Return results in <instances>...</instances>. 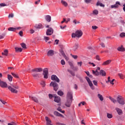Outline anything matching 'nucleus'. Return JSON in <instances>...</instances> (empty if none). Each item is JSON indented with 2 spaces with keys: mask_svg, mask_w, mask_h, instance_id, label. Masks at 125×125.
Listing matches in <instances>:
<instances>
[{
  "mask_svg": "<svg viewBox=\"0 0 125 125\" xmlns=\"http://www.w3.org/2000/svg\"><path fill=\"white\" fill-rule=\"evenodd\" d=\"M52 97H53V96L52 95V94H49V98H50V99H51V98H52Z\"/></svg>",
  "mask_w": 125,
  "mask_h": 125,
  "instance_id": "62",
  "label": "nucleus"
},
{
  "mask_svg": "<svg viewBox=\"0 0 125 125\" xmlns=\"http://www.w3.org/2000/svg\"><path fill=\"white\" fill-rule=\"evenodd\" d=\"M96 59L97 60H98L99 61H100V59L99 58V56H96Z\"/></svg>",
  "mask_w": 125,
  "mask_h": 125,
  "instance_id": "63",
  "label": "nucleus"
},
{
  "mask_svg": "<svg viewBox=\"0 0 125 125\" xmlns=\"http://www.w3.org/2000/svg\"><path fill=\"white\" fill-rule=\"evenodd\" d=\"M93 83H94V85H96V86H97V83H98L97 81L94 80Z\"/></svg>",
  "mask_w": 125,
  "mask_h": 125,
  "instance_id": "55",
  "label": "nucleus"
},
{
  "mask_svg": "<svg viewBox=\"0 0 125 125\" xmlns=\"http://www.w3.org/2000/svg\"><path fill=\"white\" fill-rule=\"evenodd\" d=\"M44 79H48V69L44 68L43 71Z\"/></svg>",
  "mask_w": 125,
  "mask_h": 125,
  "instance_id": "5",
  "label": "nucleus"
},
{
  "mask_svg": "<svg viewBox=\"0 0 125 125\" xmlns=\"http://www.w3.org/2000/svg\"><path fill=\"white\" fill-rule=\"evenodd\" d=\"M11 75L13 76L14 78H16L17 79H18L19 78V76H18V74H16L13 72L11 73Z\"/></svg>",
  "mask_w": 125,
  "mask_h": 125,
  "instance_id": "35",
  "label": "nucleus"
},
{
  "mask_svg": "<svg viewBox=\"0 0 125 125\" xmlns=\"http://www.w3.org/2000/svg\"><path fill=\"white\" fill-rule=\"evenodd\" d=\"M50 86H53L54 87V90L57 91L58 90V84L55 82H52L50 83Z\"/></svg>",
  "mask_w": 125,
  "mask_h": 125,
  "instance_id": "4",
  "label": "nucleus"
},
{
  "mask_svg": "<svg viewBox=\"0 0 125 125\" xmlns=\"http://www.w3.org/2000/svg\"><path fill=\"white\" fill-rule=\"evenodd\" d=\"M107 117L108 119H112V118H113V115L110 113H107Z\"/></svg>",
  "mask_w": 125,
  "mask_h": 125,
  "instance_id": "40",
  "label": "nucleus"
},
{
  "mask_svg": "<svg viewBox=\"0 0 125 125\" xmlns=\"http://www.w3.org/2000/svg\"><path fill=\"white\" fill-rule=\"evenodd\" d=\"M19 35L20 36H21V37H22V36H23V31H20Z\"/></svg>",
  "mask_w": 125,
  "mask_h": 125,
  "instance_id": "61",
  "label": "nucleus"
},
{
  "mask_svg": "<svg viewBox=\"0 0 125 125\" xmlns=\"http://www.w3.org/2000/svg\"><path fill=\"white\" fill-rule=\"evenodd\" d=\"M68 63H69V65H70V66H71V69H72V70H74V68H75V67L73 65V63H72V62H69Z\"/></svg>",
  "mask_w": 125,
  "mask_h": 125,
  "instance_id": "37",
  "label": "nucleus"
},
{
  "mask_svg": "<svg viewBox=\"0 0 125 125\" xmlns=\"http://www.w3.org/2000/svg\"><path fill=\"white\" fill-rule=\"evenodd\" d=\"M45 119L46 122V125H53L51 124V120H50L48 117L46 116Z\"/></svg>",
  "mask_w": 125,
  "mask_h": 125,
  "instance_id": "14",
  "label": "nucleus"
},
{
  "mask_svg": "<svg viewBox=\"0 0 125 125\" xmlns=\"http://www.w3.org/2000/svg\"><path fill=\"white\" fill-rule=\"evenodd\" d=\"M72 102H73V101L72 100L67 99V101L65 104V106L69 108V107H71Z\"/></svg>",
  "mask_w": 125,
  "mask_h": 125,
  "instance_id": "8",
  "label": "nucleus"
},
{
  "mask_svg": "<svg viewBox=\"0 0 125 125\" xmlns=\"http://www.w3.org/2000/svg\"><path fill=\"white\" fill-rule=\"evenodd\" d=\"M83 64V62H78L77 64L78 66H80V67H82V65Z\"/></svg>",
  "mask_w": 125,
  "mask_h": 125,
  "instance_id": "53",
  "label": "nucleus"
},
{
  "mask_svg": "<svg viewBox=\"0 0 125 125\" xmlns=\"http://www.w3.org/2000/svg\"><path fill=\"white\" fill-rule=\"evenodd\" d=\"M58 95H60V96H62L63 95V92L62 91H59L58 92Z\"/></svg>",
  "mask_w": 125,
  "mask_h": 125,
  "instance_id": "43",
  "label": "nucleus"
},
{
  "mask_svg": "<svg viewBox=\"0 0 125 125\" xmlns=\"http://www.w3.org/2000/svg\"><path fill=\"white\" fill-rule=\"evenodd\" d=\"M14 17V15L13 14H10L8 16V18H13Z\"/></svg>",
  "mask_w": 125,
  "mask_h": 125,
  "instance_id": "50",
  "label": "nucleus"
},
{
  "mask_svg": "<svg viewBox=\"0 0 125 125\" xmlns=\"http://www.w3.org/2000/svg\"><path fill=\"white\" fill-rule=\"evenodd\" d=\"M109 98L110 100H111V101H112V102H113L114 104L115 103H116L117 100H116L114 98H112V97H109Z\"/></svg>",
  "mask_w": 125,
  "mask_h": 125,
  "instance_id": "32",
  "label": "nucleus"
},
{
  "mask_svg": "<svg viewBox=\"0 0 125 125\" xmlns=\"http://www.w3.org/2000/svg\"><path fill=\"white\" fill-rule=\"evenodd\" d=\"M61 3L64 6H68V3H67V2H66V1H64L63 0H61Z\"/></svg>",
  "mask_w": 125,
  "mask_h": 125,
  "instance_id": "30",
  "label": "nucleus"
},
{
  "mask_svg": "<svg viewBox=\"0 0 125 125\" xmlns=\"http://www.w3.org/2000/svg\"><path fill=\"white\" fill-rule=\"evenodd\" d=\"M88 64H89V65H92L93 67H95V64L93 62H89Z\"/></svg>",
  "mask_w": 125,
  "mask_h": 125,
  "instance_id": "54",
  "label": "nucleus"
},
{
  "mask_svg": "<svg viewBox=\"0 0 125 125\" xmlns=\"http://www.w3.org/2000/svg\"><path fill=\"white\" fill-rule=\"evenodd\" d=\"M83 36V31L80 30H77L75 33L72 34V38H81Z\"/></svg>",
  "mask_w": 125,
  "mask_h": 125,
  "instance_id": "2",
  "label": "nucleus"
},
{
  "mask_svg": "<svg viewBox=\"0 0 125 125\" xmlns=\"http://www.w3.org/2000/svg\"><path fill=\"white\" fill-rule=\"evenodd\" d=\"M111 62H112V61L111 60H107L105 62H104L102 63V65L103 66H106V65H109V64H110V63H111Z\"/></svg>",
  "mask_w": 125,
  "mask_h": 125,
  "instance_id": "16",
  "label": "nucleus"
},
{
  "mask_svg": "<svg viewBox=\"0 0 125 125\" xmlns=\"http://www.w3.org/2000/svg\"><path fill=\"white\" fill-rule=\"evenodd\" d=\"M13 78V77H12V76H11V75H10V74L7 75V79H8V81H9V82H12Z\"/></svg>",
  "mask_w": 125,
  "mask_h": 125,
  "instance_id": "26",
  "label": "nucleus"
},
{
  "mask_svg": "<svg viewBox=\"0 0 125 125\" xmlns=\"http://www.w3.org/2000/svg\"><path fill=\"white\" fill-rule=\"evenodd\" d=\"M41 84L43 87L45 86V82L44 81H42Z\"/></svg>",
  "mask_w": 125,
  "mask_h": 125,
  "instance_id": "48",
  "label": "nucleus"
},
{
  "mask_svg": "<svg viewBox=\"0 0 125 125\" xmlns=\"http://www.w3.org/2000/svg\"><path fill=\"white\" fill-rule=\"evenodd\" d=\"M57 110L58 111H59L61 113H62V114H64V113H65V111L62 110V109H61V107H58Z\"/></svg>",
  "mask_w": 125,
  "mask_h": 125,
  "instance_id": "34",
  "label": "nucleus"
},
{
  "mask_svg": "<svg viewBox=\"0 0 125 125\" xmlns=\"http://www.w3.org/2000/svg\"><path fill=\"white\" fill-rule=\"evenodd\" d=\"M33 77L36 79V78H40V73H34L32 74Z\"/></svg>",
  "mask_w": 125,
  "mask_h": 125,
  "instance_id": "24",
  "label": "nucleus"
},
{
  "mask_svg": "<svg viewBox=\"0 0 125 125\" xmlns=\"http://www.w3.org/2000/svg\"><path fill=\"white\" fill-rule=\"evenodd\" d=\"M4 6H7V5L4 3H0V7H3Z\"/></svg>",
  "mask_w": 125,
  "mask_h": 125,
  "instance_id": "41",
  "label": "nucleus"
},
{
  "mask_svg": "<svg viewBox=\"0 0 125 125\" xmlns=\"http://www.w3.org/2000/svg\"><path fill=\"white\" fill-rule=\"evenodd\" d=\"M53 29L52 28L50 27L47 29V31L46 32V34L47 36H51L52 34H53Z\"/></svg>",
  "mask_w": 125,
  "mask_h": 125,
  "instance_id": "6",
  "label": "nucleus"
},
{
  "mask_svg": "<svg viewBox=\"0 0 125 125\" xmlns=\"http://www.w3.org/2000/svg\"><path fill=\"white\" fill-rule=\"evenodd\" d=\"M117 49L119 51H125V48L123 47H119Z\"/></svg>",
  "mask_w": 125,
  "mask_h": 125,
  "instance_id": "33",
  "label": "nucleus"
},
{
  "mask_svg": "<svg viewBox=\"0 0 125 125\" xmlns=\"http://www.w3.org/2000/svg\"><path fill=\"white\" fill-rule=\"evenodd\" d=\"M67 99L73 101V92L69 91L67 92Z\"/></svg>",
  "mask_w": 125,
  "mask_h": 125,
  "instance_id": "7",
  "label": "nucleus"
},
{
  "mask_svg": "<svg viewBox=\"0 0 125 125\" xmlns=\"http://www.w3.org/2000/svg\"><path fill=\"white\" fill-rule=\"evenodd\" d=\"M117 101L119 104H121V105H125V100L123 97L118 96L117 98Z\"/></svg>",
  "mask_w": 125,
  "mask_h": 125,
  "instance_id": "3",
  "label": "nucleus"
},
{
  "mask_svg": "<svg viewBox=\"0 0 125 125\" xmlns=\"http://www.w3.org/2000/svg\"><path fill=\"white\" fill-rule=\"evenodd\" d=\"M0 102H1V103H2V104H3V105H6L7 104V103H6L5 101L3 100L0 99Z\"/></svg>",
  "mask_w": 125,
  "mask_h": 125,
  "instance_id": "47",
  "label": "nucleus"
},
{
  "mask_svg": "<svg viewBox=\"0 0 125 125\" xmlns=\"http://www.w3.org/2000/svg\"><path fill=\"white\" fill-rule=\"evenodd\" d=\"M22 48L24 49H27V47L25 43H22L21 44Z\"/></svg>",
  "mask_w": 125,
  "mask_h": 125,
  "instance_id": "36",
  "label": "nucleus"
},
{
  "mask_svg": "<svg viewBox=\"0 0 125 125\" xmlns=\"http://www.w3.org/2000/svg\"><path fill=\"white\" fill-rule=\"evenodd\" d=\"M92 73L95 75V76H99V73L98 72H95L94 70H92Z\"/></svg>",
  "mask_w": 125,
  "mask_h": 125,
  "instance_id": "38",
  "label": "nucleus"
},
{
  "mask_svg": "<svg viewBox=\"0 0 125 125\" xmlns=\"http://www.w3.org/2000/svg\"><path fill=\"white\" fill-rule=\"evenodd\" d=\"M0 86L1 87H2L3 88L8 87V89H9V90H10V91H11L13 93H17V92H18V91H17V90L16 89H18V88H19V87L18 85H16L13 84H11V85L7 86V83L1 81V80L0 79Z\"/></svg>",
  "mask_w": 125,
  "mask_h": 125,
  "instance_id": "1",
  "label": "nucleus"
},
{
  "mask_svg": "<svg viewBox=\"0 0 125 125\" xmlns=\"http://www.w3.org/2000/svg\"><path fill=\"white\" fill-rule=\"evenodd\" d=\"M29 98L32 99V100H33L34 102H36V103H39V100H38V98H37L36 97H32L31 96H29Z\"/></svg>",
  "mask_w": 125,
  "mask_h": 125,
  "instance_id": "17",
  "label": "nucleus"
},
{
  "mask_svg": "<svg viewBox=\"0 0 125 125\" xmlns=\"http://www.w3.org/2000/svg\"><path fill=\"white\" fill-rule=\"evenodd\" d=\"M119 77L121 79V80H123L124 79V75L122 73H119Z\"/></svg>",
  "mask_w": 125,
  "mask_h": 125,
  "instance_id": "44",
  "label": "nucleus"
},
{
  "mask_svg": "<svg viewBox=\"0 0 125 125\" xmlns=\"http://www.w3.org/2000/svg\"><path fill=\"white\" fill-rule=\"evenodd\" d=\"M8 125H16V123L14 122H11V123H8Z\"/></svg>",
  "mask_w": 125,
  "mask_h": 125,
  "instance_id": "59",
  "label": "nucleus"
},
{
  "mask_svg": "<svg viewBox=\"0 0 125 125\" xmlns=\"http://www.w3.org/2000/svg\"><path fill=\"white\" fill-rule=\"evenodd\" d=\"M32 72H36V73H41V72H42V68H36L33 69L31 70Z\"/></svg>",
  "mask_w": 125,
  "mask_h": 125,
  "instance_id": "11",
  "label": "nucleus"
},
{
  "mask_svg": "<svg viewBox=\"0 0 125 125\" xmlns=\"http://www.w3.org/2000/svg\"><path fill=\"white\" fill-rule=\"evenodd\" d=\"M114 82H115V79H113L111 81L109 82L111 84H114Z\"/></svg>",
  "mask_w": 125,
  "mask_h": 125,
  "instance_id": "60",
  "label": "nucleus"
},
{
  "mask_svg": "<svg viewBox=\"0 0 125 125\" xmlns=\"http://www.w3.org/2000/svg\"><path fill=\"white\" fill-rule=\"evenodd\" d=\"M19 29H21V27H17V28H14V27H9L8 28V30L12 32H15V31H16V30H19Z\"/></svg>",
  "mask_w": 125,
  "mask_h": 125,
  "instance_id": "13",
  "label": "nucleus"
},
{
  "mask_svg": "<svg viewBox=\"0 0 125 125\" xmlns=\"http://www.w3.org/2000/svg\"><path fill=\"white\" fill-rule=\"evenodd\" d=\"M97 5L100 6H102V7H104V6H105V5L103 4L102 3L98 1V2L97 3Z\"/></svg>",
  "mask_w": 125,
  "mask_h": 125,
  "instance_id": "31",
  "label": "nucleus"
},
{
  "mask_svg": "<svg viewBox=\"0 0 125 125\" xmlns=\"http://www.w3.org/2000/svg\"><path fill=\"white\" fill-rule=\"evenodd\" d=\"M98 98H99L101 101H103V100H104V98H103V96L100 94H98Z\"/></svg>",
  "mask_w": 125,
  "mask_h": 125,
  "instance_id": "28",
  "label": "nucleus"
},
{
  "mask_svg": "<svg viewBox=\"0 0 125 125\" xmlns=\"http://www.w3.org/2000/svg\"><path fill=\"white\" fill-rule=\"evenodd\" d=\"M116 110L117 111L118 115H123V111H122V109L119 108H116Z\"/></svg>",
  "mask_w": 125,
  "mask_h": 125,
  "instance_id": "20",
  "label": "nucleus"
},
{
  "mask_svg": "<svg viewBox=\"0 0 125 125\" xmlns=\"http://www.w3.org/2000/svg\"><path fill=\"white\" fill-rule=\"evenodd\" d=\"M60 52L61 53L63 57L64 55H65V53L64 52V51H63L62 49L60 50Z\"/></svg>",
  "mask_w": 125,
  "mask_h": 125,
  "instance_id": "42",
  "label": "nucleus"
},
{
  "mask_svg": "<svg viewBox=\"0 0 125 125\" xmlns=\"http://www.w3.org/2000/svg\"><path fill=\"white\" fill-rule=\"evenodd\" d=\"M120 37H121V38H124V37H125V33L124 32H122L120 34Z\"/></svg>",
  "mask_w": 125,
  "mask_h": 125,
  "instance_id": "45",
  "label": "nucleus"
},
{
  "mask_svg": "<svg viewBox=\"0 0 125 125\" xmlns=\"http://www.w3.org/2000/svg\"><path fill=\"white\" fill-rule=\"evenodd\" d=\"M94 14H95V15H97V14H98V11H97V10H95L93 11Z\"/></svg>",
  "mask_w": 125,
  "mask_h": 125,
  "instance_id": "51",
  "label": "nucleus"
},
{
  "mask_svg": "<svg viewBox=\"0 0 125 125\" xmlns=\"http://www.w3.org/2000/svg\"><path fill=\"white\" fill-rule=\"evenodd\" d=\"M71 55L72 56V57H73V58H74V59H77L78 58V56L77 55H73L71 54Z\"/></svg>",
  "mask_w": 125,
  "mask_h": 125,
  "instance_id": "52",
  "label": "nucleus"
},
{
  "mask_svg": "<svg viewBox=\"0 0 125 125\" xmlns=\"http://www.w3.org/2000/svg\"><path fill=\"white\" fill-rule=\"evenodd\" d=\"M85 79H86V80L87 83H89L90 82H91V81H90V79H89V78H88V77H85Z\"/></svg>",
  "mask_w": 125,
  "mask_h": 125,
  "instance_id": "56",
  "label": "nucleus"
},
{
  "mask_svg": "<svg viewBox=\"0 0 125 125\" xmlns=\"http://www.w3.org/2000/svg\"><path fill=\"white\" fill-rule=\"evenodd\" d=\"M100 75H102V76H106V72L103 70H101L100 72Z\"/></svg>",
  "mask_w": 125,
  "mask_h": 125,
  "instance_id": "29",
  "label": "nucleus"
},
{
  "mask_svg": "<svg viewBox=\"0 0 125 125\" xmlns=\"http://www.w3.org/2000/svg\"><path fill=\"white\" fill-rule=\"evenodd\" d=\"M92 28L93 30H96V29L98 28V27H97V26H92Z\"/></svg>",
  "mask_w": 125,
  "mask_h": 125,
  "instance_id": "58",
  "label": "nucleus"
},
{
  "mask_svg": "<svg viewBox=\"0 0 125 125\" xmlns=\"http://www.w3.org/2000/svg\"><path fill=\"white\" fill-rule=\"evenodd\" d=\"M88 83L91 89H95V87H94V86H93V84L92 83V82H91V81H90V82H88Z\"/></svg>",
  "mask_w": 125,
  "mask_h": 125,
  "instance_id": "21",
  "label": "nucleus"
},
{
  "mask_svg": "<svg viewBox=\"0 0 125 125\" xmlns=\"http://www.w3.org/2000/svg\"><path fill=\"white\" fill-rule=\"evenodd\" d=\"M53 97L54 99L55 102H56L57 103H59L60 101H61V99H60V97L56 95H54Z\"/></svg>",
  "mask_w": 125,
  "mask_h": 125,
  "instance_id": "10",
  "label": "nucleus"
},
{
  "mask_svg": "<svg viewBox=\"0 0 125 125\" xmlns=\"http://www.w3.org/2000/svg\"><path fill=\"white\" fill-rule=\"evenodd\" d=\"M45 20L47 21V22H50V21H51V17L49 15H47L45 17Z\"/></svg>",
  "mask_w": 125,
  "mask_h": 125,
  "instance_id": "22",
  "label": "nucleus"
},
{
  "mask_svg": "<svg viewBox=\"0 0 125 125\" xmlns=\"http://www.w3.org/2000/svg\"><path fill=\"white\" fill-rule=\"evenodd\" d=\"M51 80L52 81H55V82H57V83H60V80H59V78L56 76V75H53L51 76Z\"/></svg>",
  "mask_w": 125,
  "mask_h": 125,
  "instance_id": "9",
  "label": "nucleus"
},
{
  "mask_svg": "<svg viewBox=\"0 0 125 125\" xmlns=\"http://www.w3.org/2000/svg\"><path fill=\"white\" fill-rule=\"evenodd\" d=\"M119 5H121V3L119 1H116L115 4L111 5V8H118Z\"/></svg>",
  "mask_w": 125,
  "mask_h": 125,
  "instance_id": "12",
  "label": "nucleus"
},
{
  "mask_svg": "<svg viewBox=\"0 0 125 125\" xmlns=\"http://www.w3.org/2000/svg\"><path fill=\"white\" fill-rule=\"evenodd\" d=\"M34 27L35 28H36V29H42V24L41 23L36 24H35Z\"/></svg>",
  "mask_w": 125,
  "mask_h": 125,
  "instance_id": "18",
  "label": "nucleus"
},
{
  "mask_svg": "<svg viewBox=\"0 0 125 125\" xmlns=\"http://www.w3.org/2000/svg\"><path fill=\"white\" fill-rule=\"evenodd\" d=\"M15 50L16 52H22V50H23V49L21 48H18V47H16L15 48Z\"/></svg>",
  "mask_w": 125,
  "mask_h": 125,
  "instance_id": "25",
  "label": "nucleus"
},
{
  "mask_svg": "<svg viewBox=\"0 0 125 125\" xmlns=\"http://www.w3.org/2000/svg\"><path fill=\"white\" fill-rule=\"evenodd\" d=\"M44 40L45 41V42H47V41H49V37L45 36V37H44Z\"/></svg>",
  "mask_w": 125,
  "mask_h": 125,
  "instance_id": "46",
  "label": "nucleus"
},
{
  "mask_svg": "<svg viewBox=\"0 0 125 125\" xmlns=\"http://www.w3.org/2000/svg\"><path fill=\"white\" fill-rule=\"evenodd\" d=\"M54 115H55V116H56V117H61V118H64V116L59 113V112H58V111H54Z\"/></svg>",
  "mask_w": 125,
  "mask_h": 125,
  "instance_id": "15",
  "label": "nucleus"
},
{
  "mask_svg": "<svg viewBox=\"0 0 125 125\" xmlns=\"http://www.w3.org/2000/svg\"><path fill=\"white\" fill-rule=\"evenodd\" d=\"M68 72H69V73H70V74H71V75H72V76H73V77H75V73L73 72V71L70 70H67Z\"/></svg>",
  "mask_w": 125,
  "mask_h": 125,
  "instance_id": "39",
  "label": "nucleus"
},
{
  "mask_svg": "<svg viewBox=\"0 0 125 125\" xmlns=\"http://www.w3.org/2000/svg\"><path fill=\"white\" fill-rule=\"evenodd\" d=\"M63 57H64V58H65V60H66V61H68V60H69V57H67L66 56V55L63 56Z\"/></svg>",
  "mask_w": 125,
  "mask_h": 125,
  "instance_id": "57",
  "label": "nucleus"
},
{
  "mask_svg": "<svg viewBox=\"0 0 125 125\" xmlns=\"http://www.w3.org/2000/svg\"><path fill=\"white\" fill-rule=\"evenodd\" d=\"M54 55V51H53V50H50L47 53L48 56H53V55Z\"/></svg>",
  "mask_w": 125,
  "mask_h": 125,
  "instance_id": "19",
  "label": "nucleus"
},
{
  "mask_svg": "<svg viewBox=\"0 0 125 125\" xmlns=\"http://www.w3.org/2000/svg\"><path fill=\"white\" fill-rule=\"evenodd\" d=\"M78 47H79V44L78 43H75V44L73 46V50L74 51H76V50H77V49H78Z\"/></svg>",
  "mask_w": 125,
  "mask_h": 125,
  "instance_id": "27",
  "label": "nucleus"
},
{
  "mask_svg": "<svg viewBox=\"0 0 125 125\" xmlns=\"http://www.w3.org/2000/svg\"><path fill=\"white\" fill-rule=\"evenodd\" d=\"M61 63L62 65H65V64H66V62H65V61H64V60H62L61 61Z\"/></svg>",
  "mask_w": 125,
  "mask_h": 125,
  "instance_id": "49",
  "label": "nucleus"
},
{
  "mask_svg": "<svg viewBox=\"0 0 125 125\" xmlns=\"http://www.w3.org/2000/svg\"><path fill=\"white\" fill-rule=\"evenodd\" d=\"M2 55L7 56V55H8V50L5 49L4 52H2Z\"/></svg>",
  "mask_w": 125,
  "mask_h": 125,
  "instance_id": "23",
  "label": "nucleus"
},
{
  "mask_svg": "<svg viewBox=\"0 0 125 125\" xmlns=\"http://www.w3.org/2000/svg\"><path fill=\"white\" fill-rule=\"evenodd\" d=\"M81 104H82V105H85L86 104V103L85 102H81Z\"/></svg>",
  "mask_w": 125,
  "mask_h": 125,
  "instance_id": "64",
  "label": "nucleus"
}]
</instances>
